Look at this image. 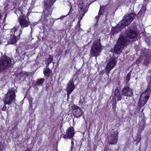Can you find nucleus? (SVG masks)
<instances>
[{"mask_svg": "<svg viewBox=\"0 0 151 151\" xmlns=\"http://www.w3.org/2000/svg\"><path fill=\"white\" fill-rule=\"evenodd\" d=\"M134 17V15L133 13L128 14L125 15L123 19L116 26L112 28L111 32V34L113 35L116 34L126 26L129 24L133 20Z\"/></svg>", "mask_w": 151, "mask_h": 151, "instance_id": "1", "label": "nucleus"}, {"mask_svg": "<svg viewBox=\"0 0 151 151\" xmlns=\"http://www.w3.org/2000/svg\"><path fill=\"white\" fill-rule=\"evenodd\" d=\"M14 63V60L9 57L5 55L3 59L0 61V71L6 70L4 72V75L6 76L7 73H10V70L13 67V65Z\"/></svg>", "mask_w": 151, "mask_h": 151, "instance_id": "2", "label": "nucleus"}, {"mask_svg": "<svg viewBox=\"0 0 151 151\" xmlns=\"http://www.w3.org/2000/svg\"><path fill=\"white\" fill-rule=\"evenodd\" d=\"M16 90L14 88L9 89L8 92L6 93L4 101V105L2 108V110L5 111L6 109V104L11 105L14 103L15 101L16 97L15 93L17 92Z\"/></svg>", "mask_w": 151, "mask_h": 151, "instance_id": "3", "label": "nucleus"}, {"mask_svg": "<svg viewBox=\"0 0 151 151\" xmlns=\"http://www.w3.org/2000/svg\"><path fill=\"white\" fill-rule=\"evenodd\" d=\"M128 41L126 36L120 35L114 47L115 53L118 54L122 52L124 47L127 44Z\"/></svg>", "mask_w": 151, "mask_h": 151, "instance_id": "4", "label": "nucleus"}, {"mask_svg": "<svg viewBox=\"0 0 151 151\" xmlns=\"http://www.w3.org/2000/svg\"><path fill=\"white\" fill-rule=\"evenodd\" d=\"M151 91V87L149 86H147V89L141 94L138 103V107L139 109L144 106L147 103L150 96V94Z\"/></svg>", "mask_w": 151, "mask_h": 151, "instance_id": "5", "label": "nucleus"}, {"mask_svg": "<svg viewBox=\"0 0 151 151\" xmlns=\"http://www.w3.org/2000/svg\"><path fill=\"white\" fill-rule=\"evenodd\" d=\"M121 95L118 90H116L114 93L115 98L116 100L119 101L123 98V96H131L133 93L132 89L128 86L125 87L122 91Z\"/></svg>", "mask_w": 151, "mask_h": 151, "instance_id": "6", "label": "nucleus"}, {"mask_svg": "<svg viewBox=\"0 0 151 151\" xmlns=\"http://www.w3.org/2000/svg\"><path fill=\"white\" fill-rule=\"evenodd\" d=\"M102 50V46L99 41H95L93 42L90 51V56L91 57H96L99 56Z\"/></svg>", "mask_w": 151, "mask_h": 151, "instance_id": "7", "label": "nucleus"}, {"mask_svg": "<svg viewBox=\"0 0 151 151\" xmlns=\"http://www.w3.org/2000/svg\"><path fill=\"white\" fill-rule=\"evenodd\" d=\"M29 12H28L27 14V17L25 15H22V17H19V21L21 26V29L19 30V35L22 34V29L24 27H27L29 24L30 21L29 19L28 16L29 15Z\"/></svg>", "mask_w": 151, "mask_h": 151, "instance_id": "8", "label": "nucleus"}, {"mask_svg": "<svg viewBox=\"0 0 151 151\" xmlns=\"http://www.w3.org/2000/svg\"><path fill=\"white\" fill-rule=\"evenodd\" d=\"M118 132L117 131L112 130L109 134V136L108 138V143L110 145H114L116 144L118 140Z\"/></svg>", "mask_w": 151, "mask_h": 151, "instance_id": "9", "label": "nucleus"}, {"mask_svg": "<svg viewBox=\"0 0 151 151\" xmlns=\"http://www.w3.org/2000/svg\"><path fill=\"white\" fill-rule=\"evenodd\" d=\"M139 129L138 131V132L137 134L135 140L137 142H140L141 139V133L143 131L144 127H145V119H142L139 122Z\"/></svg>", "mask_w": 151, "mask_h": 151, "instance_id": "10", "label": "nucleus"}, {"mask_svg": "<svg viewBox=\"0 0 151 151\" xmlns=\"http://www.w3.org/2000/svg\"><path fill=\"white\" fill-rule=\"evenodd\" d=\"M116 62V59L115 58H112L109 60L105 68L106 73L108 75L110 71L115 66Z\"/></svg>", "mask_w": 151, "mask_h": 151, "instance_id": "11", "label": "nucleus"}, {"mask_svg": "<svg viewBox=\"0 0 151 151\" xmlns=\"http://www.w3.org/2000/svg\"><path fill=\"white\" fill-rule=\"evenodd\" d=\"M74 134V129L73 127H71L67 130L66 133L63 135V137L64 139H72Z\"/></svg>", "mask_w": 151, "mask_h": 151, "instance_id": "12", "label": "nucleus"}, {"mask_svg": "<svg viewBox=\"0 0 151 151\" xmlns=\"http://www.w3.org/2000/svg\"><path fill=\"white\" fill-rule=\"evenodd\" d=\"M72 109L74 111L73 115L75 117L78 118L82 116L83 112L80 107L74 105L72 107Z\"/></svg>", "mask_w": 151, "mask_h": 151, "instance_id": "13", "label": "nucleus"}, {"mask_svg": "<svg viewBox=\"0 0 151 151\" xmlns=\"http://www.w3.org/2000/svg\"><path fill=\"white\" fill-rule=\"evenodd\" d=\"M75 88V86L73 83V80H70L67 84L66 90L67 93V97H68L70 94L73 91Z\"/></svg>", "mask_w": 151, "mask_h": 151, "instance_id": "14", "label": "nucleus"}, {"mask_svg": "<svg viewBox=\"0 0 151 151\" xmlns=\"http://www.w3.org/2000/svg\"><path fill=\"white\" fill-rule=\"evenodd\" d=\"M137 36V34L135 29L134 30L128 29L127 31V37L130 39L135 38Z\"/></svg>", "mask_w": 151, "mask_h": 151, "instance_id": "15", "label": "nucleus"}, {"mask_svg": "<svg viewBox=\"0 0 151 151\" xmlns=\"http://www.w3.org/2000/svg\"><path fill=\"white\" fill-rule=\"evenodd\" d=\"M89 5L87 1L86 0H83L79 2L78 6L80 9H86L88 8Z\"/></svg>", "mask_w": 151, "mask_h": 151, "instance_id": "16", "label": "nucleus"}, {"mask_svg": "<svg viewBox=\"0 0 151 151\" xmlns=\"http://www.w3.org/2000/svg\"><path fill=\"white\" fill-rule=\"evenodd\" d=\"M56 0H46L45 1L44 6L45 9H50Z\"/></svg>", "mask_w": 151, "mask_h": 151, "instance_id": "17", "label": "nucleus"}, {"mask_svg": "<svg viewBox=\"0 0 151 151\" xmlns=\"http://www.w3.org/2000/svg\"><path fill=\"white\" fill-rule=\"evenodd\" d=\"M16 35H13V36H11L9 40L8 41V43L14 44L16 43L17 41V39L16 37Z\"/></svg>", "mask_w": 151, "mask_h": 151, "instance_id": "18", "label": "nucleus"}, {"mask_svg": "<svg viewBox=\"0 0 151 151\" xmlns=\"http://www.w3.org/2000/svg\"><path fill=\"white\" fill-rule=\"evenodd\" d=\"M104 10H99V12L98 15L97 16L95 17L96 19V23L94 25V26H96L99 21V20L100 17V16L103 14L104 13Z\"/></svg>", "mask_w": 151, "mask_h": 151, "instance_id": "19", "label": "nucleus"}, {"mask_svg": "<svg viewBox=\"0 0 151 151\" xmlns=\"http://www.w3.org/2000/svg\"><path fill=\"white\" fill-rule=\"evenodd\" d=\"M53 60V57L52 56L48 55L47 58V60L46 61V63L47 64V65L51 63Z\"/></svg>", "mask_w": 151, "mask_h": 151, "instance_id": "20", "label": "nucleus"}, {"mask_svg": "<svg viewBox=\"0 0 151 151\" xmlns=\"http://www.w3.org/2000/svg\"><path fill=\"white\" fill-rule=\"evenodd\" d=\"M23 10H16L14 11V13L16 14L17 16L22 17V15H25V14L23 13Z\"/></svg>", "mask_w": 151, "mask_h": 151, "instance_id": "21", "label": "nucleus"}, {"mask_svg": "<svg viewBox=\"0 0 151 151\" xmlns=\"http://www.w3.org/2000/svg\"><path fill=\"white\" fill-rule=\"evenodd\" d=\"M50 73V70L49 68H47L45 71H44V73L45 75L48 77Z\"/></svg>", "mask_w": 151, "mask_h": 151, "instance_id": "22", "label": "nucleus"}, {"mask_svg": "<svg viewBox=\"0 0 151 151\" xmlns=\"http://www.w3.org/2000/svg\"><path fill=\"white\" fill-rule=\"evenodd\" d=\"M42 14H43L44 16L46 17L50 14V12L49 10H43V12H42Z\"/></svg>", "mask_w": 151, "mask_h": 151, "instance_id": "23", "label": "nucleus"}, {"mask_svg": "<svg viewBox=\"0 0 151 151\" xmlns=\"http://www.w3.org/2000/svg\"><path fill=\"white\" fill-rule=\"evenodd\" d=\"M45 81L44 78L40 79L37 81V84L38 85H40L42 84L43 82Z\"/></svg>", "mask_w": 151, "mask_h": 151, "instance_id": "24", "label": "nucleus"}, {"mask_svg": "<svg viewBox=\"0 0 151 151\" xmlns=\"http://www.w3.org/2000/svg\"><path fill=\"white\" fill-rule=\"evenodd\" d=\"M131 74V73L130 72H129L128 73L127 76L126 81L127 83H128L130 79Z\"/></svg>", "mask_w": 151, "mask_h": 151, "instance_id": "25", "label": "nucleus"}, {"mask_svg": "<svg viewBox=\"0 0 151 151\" xmlns=\"http://www.w3.org/2000/svg\"><path fill=\"white\" fill-rule=\"evenodd\" d=\"M18 29H17V27L16 29L15 28V27L14 28L12 29L11 30V32L13 33L14 32V35H17L16 34V32L17 30Z\"/></svg>", "mask_w": 151, "mask_h": 151, "instance_id": "26", "label": "nucleus"}, {"mask_svg": "<svg viewBox=\"0 0 151 151\" xmlns=\"http://www.w3.org/2000/svg\"><path fill=\"white\" fill-rule=\"evenodd\" d=\"M108 6V4H107L105 6H101L100 7L99 9H105L107 8V7Z\"/></svg>", "mask_w": 151, "mask_h": 151, "instance_id": "27", "label": "nucleus"}, {"mask_svg": "<svg viewBox=\"0 0 151 151\" xmlns=\"http://www.w3.org/2000/svg\"><path fill=\"white\" fill-rule=\"evenodd\" d=\"M4 149V146L3 145L1 142H0V151H3Z\"/></svg>", "mask_w": 151, "mask_h": 151, "instance_id": "28", "label": "nucleus"}, {"mask_svg": "<svg viewBox=\"0 0 151 151\" xmlns=\"http://www.w3.org/2000/svg\"><path fill=\"white\" fill-rule=\"evenodd\" d=\"M146 5L145 4H144L142 7L141 9H146Z\"/></svg>", "mask_w": 151, "mask_h": 151, "instance_id": "29", "label": "nucleus"}, {"mask_svg": "<svg viewBox=\"0 0 151 151\" xmlns=\"http://www.w3.org/2000/svg\"><path fill=\"white\" fill-rule=\"evenodd\" d=\"M72 140L71 141V148L72 149V148H73V144H74V139H73V138L72 139Z\"/></svg>", "mask_w": 151, "mask_h": 151, "instance_id": "30", "label": "nucleus"}, {"mask_svg": "<svg viewBox=\"0 0 151 151\" xmlns=\"http://www.w3.org/2000/svg\"><path fill=\"white\" fill-rule=\"evenodd\" d=\"M67 15H65L61 16L60 18H57V19H63V18H64L66 17Z\"/></svg>", "mask_w": 151, "mask_h": 151, "instance_id": "31", "label": "nucleus"}, {"mask_svg": "<svg viewBox=\"0 0 151 151\" xmlns=\"http://www.w3.org/2000/svg\"><path fill=\"white\" fill-rule=\"evenodd\" d=\"M34 25H32V24L30 25V28H31V35H32V32L33 30V28L34 27Z\"/></svg>", "mask_w": 151, "mask_h": 151, "instance_id": "32", "label": "nucleus"}, {"mask_svg": "<svg viewBox=\"0 0 151 151\" xmlns=\"http://www.w3.org/2000/svg\"><path fill=\"white\" fill-rule=\"evenodd\" d=\"M149 59H148L147 58L145 60V63H149Z\"/></svg>", "mask_w": 151, "mask_h": 151, "instance_id": "33", "label": "nucleus"}, {"mask_svg": "<svg viewBox=\"0 0 151 151\" xmlns=\"http://www.w3.org/2000/svg\"><path fill=\"white\" fill-rule=\"evenodd\" d=\"M87 11H86V12H83V15H82V16L81 17L80 20H79V22H80V20H81V19H82V17H83L84 15V14H85V13H86V12H87Z\"/></svg>", "mask_w": 151, "mask_h": 151, "instance_id": "34", "label": "nucleus"}, {"mask_svg": "<svg viewBox=\"0 0 151 151\" xmlns=\"http://www.w3.org/2000/svg\"><path fill=\"white\" fill-rule=\"evenodd\" d=\"M87 11H86V12H83V15H82V16L81 17L80 20H79V22H80V20H81V19H82V17H83L84 15V14H85V13H86V12H87Z\"/></svg>", "mask_w": 151, "mask_h": 151, "instance_id": "35", "label": "nucleus"}, {"mask_svg": "<svg viewBox=\"0 0 151 151\" xmlns=\"http://www.w3.org/2000/svg\"><path fill=\"white\" fill-rule=\"evenodd\" d=\"M24 74L25 75H27V76L29 75L30 73H29V72H26L24 73Z\"/></svg>", "mask_w": 151, "mask_h": 151, "instance_id": "36", "label": "nucleus"}, {"mask_svg": "<svg viewBox=\"0 0 151 151\" xmlns=\"http://www.w3.org/2000/svg\"><path fill=\"white\" fill-rule=\"evenodd\" d=\"M99 74L101 75H103L104 74V73L103 71H101L100 72Z\"/></svg>", "mask_w": 151, "mask_h": 151, "instance_id": "37", "label": "nucleus"}, {"mask_svg": "<svg viewBox=\"0 0 151 151\" xmlns=\"http://www.w3.org/2000/svg\"><path fill=\"white\" fill-rule=\"evenodd\" d=\"M8 2H7V4L6 3V4L5 5V7H4L5 9L6 8V6H7L8 5Z\"/></svg>", "mask_w": 151, "mask_h": 151, "instance_id": "38", "label": "nucleus"}, {"mask_svg": "<svg viewBox=\"0 0 151 151\" xmlns=\"http://www.w3.org/2000/svg\"><path fill=\"white\" fill-rule=\"evenodd\" d=\"M25 151H31V149L29 148L27 149Z\"/></svg>", "mask_w": 151, "mask_h": 151, "instance_id": "39", "label": "nucleus"}, {"mask_svg": "<svg viewBox=\"0 0 151 151\" xmlns=\"http://www.w3.org/2000/svg\"><path fill=\"white\" fill-rule=\"evenodd\" d=\"M1 17H2V14H1V10H0V19Z\"/></svg>", "mask_w": 151, "mask_h": 151, "instance_id": "40", "label": "nucleus"}, {"mask_svg": "<svg viewBox=\"0 0 151 151\" xmlns=\"http://www.w3.org/2000/svg\"><path fill=\"white\" fill-rule=\"evenodd\" d=\"M70 151H73V148H72V149H71V150Z\"/></svg>", "mask_w": 151, "mask_h": 151, "instance_id": "41", "label": "nucleus"}, {"mask_svg": "<svg viewBox=\"0 0 151 151\" xmlns=\"http://www.w3.org/2000/svg\"><path fill=\"white\" fill-rule=\"evenodd\" d=\"M144 110V109H143L142 110V112L143 110Z\"/></svg>", "mask_w": 151, "mask_h": 151, "instance_id": "42", "label": "nucleus"}, {"mask_svg": "<svg viewBox=\"0 0 151 151\" xmlns=\"http://www.w3.org/2000/svg\"><path fill=\"white\" fill-rule=\"evenodd\" d=\"M137 78H136L135 79L137 80Z\"/></svg>", "mask_w": 151, "mask_h": 151, "instance_id": "43", "label": "nucleus"}, {"mask_svg": "<svg viewBox=\"0 0 151 151\" xmlns=\"http://www.w3.org/2000/svg\"><path fill=\"white\" fill-rule=\"evenodd\" d=\"M8 110H7V113H8Z\"/></svg>", "mask_w": 151, "mask_h": 151, "instance_id": "44", "label": "nucleus"}, {"mask_svg": "<svg viewBox=\"0 0 151 151\" xmlns=\"http://www.w3.org/2000/svg\"><path fill=\"white\" fill-rule=\"evenodd\" d=\"M71 10H70V11L69 12V13L70 12Z\"/></svg>", "mask_w": 151, "mask_h": 151, "instance_id": "45", "label": "nucleus"}, {"mask_svg": "<svg viewBox=\"0 0 151 151\" xmlns=\"http://www.w3.org/2000/svg\"><path fill=\"white\" fill-rule=\"evenodd\" d=\"M68 14H69V13L67 15H68Z\"/></svg>", "mask_w": 151, "mask_h": 151, "instance_id": "46", "label": "nucleus"}]
</instances>
